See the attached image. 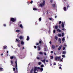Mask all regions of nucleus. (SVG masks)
I'll list each match as a JSON object with an SVG mask.
<instances>
[{"mask_svg":"<svg viewBox=\"0 0 73 73\" xmlns=\"http://www.w3.org/2000/svg\"><path fill=\"white\" fill-rule=\"evenodd\" d=\"M20 27L21 28H23V26L22 25H20Z\"/></svg>","mask_w":73,"mask_h":73,"instance_id":"473e14b6","label":"nucleus"},{"mask_svg":"<svg viewBox=\"0 0 73 73\" xmlns=\"http://www.w3.org/2000/svg\"><path fill=\"white\" fill-rule=\"evenodd\" d=\"M61 23V21H59V24H60Z\"/></svg>","mask_w":73,"mask_h":73,"instance_id":"de8ad7c7","label":"nucleus"},{"mask_svg":"<svg viewBox=\"0 0 73 73\" xmlns=\"http://www.w3.org/2000/svg\"><path fill=\"white\" fill-rule=\"evenodd\" d=\"M39 54H42V52H40L39 53Z\"/></svg>","mask_w":73,"mask_h":73,"instance_id":"a19ab883","label":"nucleus"},{"mask_svg":"<svg viewBox=\"0 0 73 73\" xmlns=\"http://www.w3.org/2000/svg\"><path fill=\"white\" fill-rule=\"evenodd\" d=\"M62 46V45H61L60 46L59 48H58V50H60V49H61Z\"/></svg>","mask_w":73,"mask_h":73,"instance_id":"423d86ee","label":"nucleus"},{"mask_svg":"<svg viewBox=\"0 0 73 73\" xmlns=\"http://www.w3.org/2000/svg\"><path fill=\"white\" fill-rule=\"evenodd\" d=\"M16 32H20V31L19 30H16Z\"/></svg>","mask_w":73,"mask_h":73,"instance_id":"4468645a","label":"nucleus"},{"mask_svg":"<svg viewBox=\"0 0 73 73\" xmlns=\"http://www.w3.org/2000/svg\"><path fill=\"white\" fill-rule=\"evenodd\" d=\"M63 50H65V47H63Z\"/></svg>","mask_w":73,"mask_h":73,"instance_id":"13d9d810","label":"nucleus"},{"mask_svg":"<svg viewBox=\"0 0 73 73\" xmlns=\"http://www.w3.org/2000/svg\"><path fill=\"white\" fill-rule=\"evenodd\" d=\"M11 64H13V61H11Z\"/></svg>","mask_w":73,"mask_h":73,"instance_id":"09e8293b","label":"nucleus"},{"mask_svg":"<svg viewBox=\"0 0 73 73\" xmlns=\"http://www.w3.org/2000/svg\"><path fill=\"white\" fill-rule=\"evenodd\" d=\"M14 57H15V56H11L10 57L11 59H13V58H14Z\"/></svg>","mask_w":73,"mask_h":73,"instance_id":"4be33fe9","label":"nucleus"},{"mask_svg":"<svg viewBox=\"0 0 73 73\" xmlns=\"http://www.w3.org/2000/svg\"><path fill=\"white\" fill-rule=\"evenodd\" d=\"M67 8H69V5H68L67 6Z\"/></svg>","mask_w":73,"mask_h":73,"instance_id":"864d4df0","label":"nucleus"},{"mask_svg":"<svg viewBox=\"0 0 73 73\" xmlns=\"http://www.w3.org/2000/svg\"><path fill=\"white\" fill-rule=\"evenodd\" d=\"M59 61H60V62H63V58H62V59H60Z\"/></svg>","mask_w":73,"mask_h":73,"instance_id":"6e6552de","label":"nucleus"},{"mask_svg":"<svg viewBox=\"0 0 73 73\" xmlns=\"http://www.w3.org/2000/svg\"><path fill=\"white\" fill-rule=\"evenodd\" d=\"M11 21H13V22H14L16 20V19L12 18L11 19Z\"/></svg>","mask_w":73,"mask_h":73,"instance_id":"39448f33","label":"nucleus"},{"mask_svg":"<svg viewBox=\"0 0 73 73\" xmlns=\"http://www.w3.org/2000/svg\"><path fill=\"white\" fill-rule=\"evenodd\" d=\"M44 66L43 64H42L41 65V67H44Z\"/></svg>","mask_w":73,"mask_h":73,"instance_id":"e433bc0d","label":"nucleus"},{"mask_svg":"<svg viewBox=\"0 0 73 73\" xmlns=\"http://www.w3.org/2000/svg\"><path fill=\"white\" fill-rule=\"evenodd\" d=\"M58 41L59 42H60V44L61 43V39L60 38L58 39Z\"/></svg>","mask_w":73,"mask_h":73,"instance_id":"aec40b11","label":"nucleus"},{"mask_svg":"<svg viewBox=\"0 0 73 73\" xmlns=\"http://www.w3.org/2000/svg\"><path fill=\"white\" fill-rule=\"evenodd\" d=\"M52 49H54L55 48V46L54 45H52Z\"/></svg>","mask_w":73,"mask_h":73,"instance_id":"f3484780","label":"nucleus"},{"mask_svg":"<svg viewBox=\"0 0 73 73\" xmlns=\"http://www.w3.org/2000/svg\"><path fill=\"white\" fill-rule=\"evenodd\" d=\"M15 64H16V66H15V68H16V69L17 70V62L16 61L15 62Z\"/></svg>","mask_w":73,"mask_h":73,"instance_id":"0eeeda50","label":"nucleus"},{"mask_svg":"<svg viewBox=\"0 0 73 73\" xmlns=\"http://www.w3.org/2000/svg\"><path fill=\"white\" fill-rule=\"evenodd\" d=\"M7 46H5L3 47V48L4 49H6V48H7Z\"/></svg>","mask_w":73,"mask_h":73,"instance_id":"cd10ccee","label":"nucleus"},{"mask_svg":"<svg viewBox=\"0 0 73 73\" xmlns=\"http://www.w3.org/2000/svg\"><path fill=\"white\" fill-rule=\"evenodd\" d=\"M41 61L42 62H45V60L44 59V60H41Z\"/></svg>","mask_w":73,"mask_h":73,"instance_id":"dca6fc26","label":"nucleus"},{"mask_svg":"<svg viewBox=\"0 0 73 73\" xmlns=\"http://www.w3.org/2000/svg\"><path fill=\"white\" fill-rule=\"evenodd\" d=\"M62 57H63V58H65V56L64 55H62Z\"/></svg>","mask_w":73,"mask_h":73,"instance_id":"2f4dec72","label":"nucleus"},{"mask_svg":"<svg viewBox=\"0 0 73 73\" xmlns=\"http://www.w3.org/2000/svg\"><path fill=\"white\" fill-rule=\"evenodd\" d=\"M49 19L50 20H52V19L50 18H49Z\"/></svg>","mask_w":73,"mask_h":73,"instance_id":"5fc2aeb1","label":"nucleus"},{"mask_svg":"<svg viewBox=\"0 0 73 73\" xmlns=\"http://www.w3.org/2000/svg\"><path fill=\"white\" fill-rule=\"evenodd\" d=\"M50 59H52V60L53 59V56H50Z\"/></svg>","mask_w":73,"mask_h":73,"instance_id":"5701e85b","label":"nucleus"},{"mask_svg":"<svg viewBox=\"0 0 73 73\" xmlns=\"http://www.w3.org/2000/svg\"><path fill=\"white\" fill-rule=\"evenodd\" d=\"M62 28H63V29H62V30L63 31H65V30H66V29H65V28H64V22H62Z\"/></svg>","mask_w":73,"mask_h":73,"instance_id":"20e7f679","label":"nucleus"},{"mask_svg":"<svg viewBox=\"0 0 73 73\" xmlns=\"http://www.w3.org/2000/svg\"><path fill=\"white\" fill-rule=\"evenodd\" d=\"M64 36V33H62V36L63 37Z\"/></svg>","mask_w":73,"mask_h":73,"instance_id":"4c0bfd02","label":"nucleus"},{"mask_svg":"<svg viewBox=\"0 0 73 73\" xmlns=\"http://www.w3.org/2000/svg\"><path fill=\"white\" fill-rule=\"evenodd\" d=\"M61 58V57L60 56H56L55 57V60L56 61H59V59H60Z\"/></svg>","mask_w":73,"mask_h":73,"instance_id":"f03ea898","label":"nucleus"},{"mask_svg":"<svg viewBox=\"0 0 73 73\" xmlns=\"http://www.w3.org/2000/svg\"><path fill=\"white\" fill-rule=\"evenodd\" d=\"M24 47H23V49H24Z\"/></svg>","mask_w":73,"mask_h":73,"instance_id":"69168bd1","label":"nucleus"},{"mask_svg":"<svg viewBox=\"0 0 73 73\" xmlns=\"http://www.w3.org/2000/svg\"><path fill=\"white\" fill-rule=\"evenodd\" d=\"M39 44H41V41H39Z\"/></svg>","mask_w":73,"mask_h":73,"instance_id":"4d7b16f0","label":"nucleus"},{"mask_svg":"<svg viewBox=\"0 0 73 73\" xmlns=\"http://www.w3.org/2000/svg\"><path fill=\"white\" fill-rule=\"evenodd\" d=\"M38 50H40V47L39 46H38Z\"/></svg>","mask_w":73,"mask_h":73,"instance_id":"b1692460","label":"nucleus"},{"mask_svg":"<svg viewBox=\"0 0 73 73\" xmlns=\"http://www.w3.org/2000/svg\"><path fill=\"white\" fill-rule=\"evenodd\" d=\"M15 68H13V70H14V71H15Z\"/></svg>","mask_w":73,"mask_h":73,"instance_id":"49530a36","label":"nucleus"},{"mask_svg":"<svg viewBox=\"0 0 73 73\" xmlns=\"http://www.w3.org/2000/svg\"><path fill=\"white\" fill-rule=\"evenodd\" d=\"M3 68L0 67V71H3Z\"/></svg>","mask_w":73,"mask_h":73,"instance_id":"f8f14e48","label":"nucleus"},{"mask_svg":"<svg viewBox=\"0 0 73 73\" xmlns=\"http://www.w3.org/2000/svg\"><path fill=\"white\" fill-rule=\"evenodd\" d=\"M21 44H22V45H24V42L23 41H21Z\"/></svg>","mask_w":73,"mask_h":73,"instance_id":"ddd939ff","label":"nucleus"},{"mask_svg":"<svg viewBox=\"0 0 73 73\" xmlns=\"http://www.w3.org/2000/svg\"><path fill=\"white\" fill-rule=\"evenodd\" d=\"M59 66H62V65H61V64H59Z\"/></svg>","mask_w":73,"mask_h":73,"instance_id":"3c124183","label":"nucleus"},{"mask_svg":"<svg viewBox=\"0 0 73 73\" xmlns=\"http://www.w3.org/2000/svg\"><path fill=\"white\" fill-rule=\"evenodd\" d=\"M52 6L53 7H56V5L55 4H53L52 5Z\"/></svg>","mask_w":73,"mask_h":73,"instance_id":"c85d7f7f","label":"nucleus"},{"mask_svg":"<svg viewBox=\"0 0 73 73\" xmlns=\"http://www.w3.org/2000/svg\"><path fill=\"white\" fill-rule=\"evenodd\" d=\"M17 46H18V47H20V44H17Z\"/></svg>","mask_w":73,"mask_h":73,"instance_id":"bb28decb","label":"nucleus"},{"mask_svg":"<svg viewBox=\"0 0 73 73\" xmlns=\"http://www.w3.org/2000/svg\"><path fill=\"white\" fill-rule=\"evenodd\" d=\"M52 2L53 0H50V2H51V3H52Z\"/></svg>","mask_w":73,"mask_h":73,"instance_id":"a18cd8bd","label":"nucleus"},{"mask_svg":"<svg viewBox=\"0 0 73 73\" xmlns=\"http://www.w3.org/2000/svg\"><path fill=\"white\" fill-rule=\"evenodd\" d=\"M46 62H48V60H47L46 61Z\"/></svg>","mask_w":73,"mask_h":73,"instance_id":"0e129e2a","label":"nucleus"},{"mask_svg":"<svg viewBox=\"0 0 73 73\" xmlns=\"http://www.w3.org/2000/svg\"><path fill=\"white\" fill-rule=\"evenodd\" d=\"M33 3V1H31V2L30 3H31V4H32V3Z\"/></svg>","mask_w":73,"mask_h":73,"instance_id":"8fccbe9b","label":"nucleus"},{"mask_svg":"<svg viewBox=\"0 0 73 73\" xmlns=\"http://www.w3.org/2000/svg\"><path fill=\"white\" fill-rule=\"evenodd\" d=\"M33 10L34 11H36L37 10V9H36V8H33Z\"/></svg>","mask_w":73,"mask_h":73,"instance_id":"f704fd0d","label":"nucleus"},{"mask_svg":"<svg viewBox=\"0 0 73 73\" xmlns=\"http://www.w3.org/2000/svg\"><path fill=\"white\" fill-rule=\"evenodd\" d=\"M29 36H28L27 38V41H29Z\"/></svg>","mask_w":73,"mask_h":73,"instance_id":"9b49d317","label":"nucleus"},{"mask_svg":"<svg viewBox=\"0 0 73 73\" xmlns=\"http://www.w3.org/2000/svg\"><path fill=\"white\" fill-rule=\"evenodd\" d=\"M36 45H39V43H36Z\"/></svg>","mask_w":73,"mask_h":73,"instance_id":"79ce46f5","label":"nucleus"},{"mask_svg":"<svg viewBox=\"0 0 73 73\" xmlns=\"http://www.w3.org/2000/svg\"><path fill=\"white\" fill-rule=\"evenodd\" d=\"M53 32L54 33H55V32H56V30H54L53 31Z\"/></svg>","mask_w":73,"mask_h":73,"instance_id":"58836bf2","label":"nucleus"},{"mask_svg":"<svg viewBox=\"0 0 73 73\" xmlns=\"http://www.w3.org/2000/svg\"><path fill=\"white\" fill-rule=\"evenodd\" d=\"M53 51H51V53H53Z\"/></svg>","mask_w":73,"mask_h":73,"instance_id":"680f3d73","label":"nucleus"},{"mask_svg":"<svg viewBox=\"0 0 73 73\" xmlns=\"http://www.w3.org/2000/svg\"><path fill=\"white\" fill-rule=\"evenodd\" d=\"M55 39H56V40H57V39H58V37L56 36L55 37Z\"/></svg>","mask_w":73,"mask_h":73,"instance_id":"a878e982","label":"nucleus"},{"mask_svg":"<svg viewBox=\"0 0 73 73\" xmlns=\"http://www.w3.org/2000/svg\"><path fill=\"white\" fill-rule=\"evenodd\" d=\"M23 38H24V37H23L22 36H20L19 37V38L20 40H22Z\"/></svg>","mask_w":73,"mask_h":73,"instance_id":"1a4fd4ad","label":"nucleus"},{"mask_svg":"<svg viewBox=\"0 0 73 73\" xmlns=\"http://www.w3.org/2000/svg\"><path fill=\"white\" fill-rule=\"evenodd\" d=\"M50 44H52V42L51 41L50 42Z\"/></svg>","mask_w":73,"mask_h":73,"instance_id":"052dcab7","label":"nucleus"},{"mask_svg":"<svg viewBox=\"0 0 73 73\" xmlns=\"http://www.w3.org/2000/svg\"><path fill=\"white\" fill-rule=\"evenodd\" d=\"M55 29H57L58 28V26H56L55 27Z\"/></svg>","mask_w":73,"mask_h":73,"instance_id":"c756f323","label":"nucleus"},{"mask_svg":"<svg viewBox=\"0 0 73 73\" xmlns=\"http://www.w3.org/2000/svg\"><path fill=\"white\" fill-rule=\"evenodd\" d=\"M16 41H17V42H18L19 43L20 41V40H18L17 39H16Z\"/></svg>","mask_w":73,"mask_h":73,"instance_id":"412c9836","label":"nucleus"},{"mask_svg":"<svg viewBox=\"0 0 73 73\" xmlns=\"http://www.w3.org/2000/svg\"><path fill=\"white\" fill-rule=\"evenodd\" d=\"M40 70L41 72H42V71L43 70V68H41L40 69Z\"/></svg>","mask_w":73,"mask_h":73,"instance_id":"7c9ffc66","label":"nucleus"},{"mask_svg":"<svg viewBox=\"0 0 73 73\" xmlns=\"http://www.w3.org/2000/svg\"><path fill=\"white\" fill-rule=\"evenodd\" d=\"M57 32H61V30H60L59 29H57Z\"/></svg>","mask_w":73,"mask_h":73,"instance_id":"a211bd4d","label":"nucleus"},{"mask_svg":"<svg viewBox=\"0 0 73 73\" xmlns=\"http://www.w3.org/2000/svg\"><path fill=\"white\" fill-rule=\"evenodd\" d=\"M34 48L36 49V48H37V47H36V46H34Z\"/></svg>","mask_w":73,"mask_h":73,"instance_id":"603ef678","label":"nucleus"},{"mask_svg":"<svg viewBox=\"0 0 73 73\" xmlns=\"http://www.w3.org/2000/svg\"><path fill=\"white\" fill-rule=\"evenodd\" d=\"M8 52H9L8 51H7V53H8Z\"/></svg>","mask_w":73,"mask_h":73,"instance_id":"338daca9","label":"nucleus"},{"mask_svg":"<svg viewBox=\"0 0 73 73\" xmlns=\"http://www.w3.org/2000/svg\"><path fill=\"white\" fill-rule=\"evenodd\" d=\"M36 58H37V59L38 60H39V59H40V58H39V57H36Z\"/></svg>","mask_w":73,"mask_h":73,"instance_id":"ea45409f","label":"nucleus"},{"mask_svg":"<svg viewBox=\"0 0 73 73\" xmlns=\"http://www.w3.org/2000/svg\"><path fill=\"white\" fill-rule=\"evenodd\" d=\"M44 64H45V65H46V63H45V62H44Z\"/></svg>","mask_w":73,"mask_h":73,"instance_id":"774afa93","label":"nucleus"},{"mask_svg":"<svg viewBox=\"0 0 73 73\" xmlns=\"http://www.w3.org/2000/svg\"><path fill=\"white\" fill-rule=\"evenodd\" d=\"M45 1L43 0L42 2L39 5L40 6V7H42L43 6L45 5Z\"/></svg>","mask_w":73,"mask_h":73,"instance_id":"f257e3e1","label":"nucleus"},{"mask_svg":"<svg viewBox=\"0 0 73 73\" xmlns=\"http://www.w3.org/2000/svg\"><path fill=\"white\" fill-rule=\"evenodd\" d=\"M62 54H66V52L63 51L62 52Z\"/></svg>","mask_w":73,"mask_h":73,"instance_id":"6ab92c4d","label":"nucleus"},{"mask_svg":"<svg viewBox=\"0 0 73 73\" xmlns=\"http://www.w3.org/2000/svg\"><path fill=\"white\" fill-rule=\"evenodd\" d=\"M54 65H56V62H54Z\"/></svg>","mask_w":73,"mask_h":73,"instance_id":"6e6d98bb","label":"nucleus"},{"mask_svg":"<svg viewBox=\"0 0 73 73\" xmlns=\"http://www.w3.org/2000/svg\"><path fill=\"white\" fill-rule=\"evenodd\" d=\"M32 72H33V70H31V73H32Z\"/></svg>","mask_w":73,"mask_h":73,"instance_id":"c03bdc74","label":"nucleus"},{"mask_svg":"<svg viewBox=\"0 0 73 73\" xmlns=\"http://www.w3.org/2000/svg\"><path fill=\"white\" fill-rule=\"evenodd\" d=\"M3 25L4 27H6V25L5 24H4Z\"/></svg>","mask_w":73,"mask_h":73,"instance_id":"bf43d9fd","label":"nucleus"},{"mask_svg":"<svg viewBox=\"0 0 73 73\" xmlns=\"http://www.w3.org/2000/svg\"><path fill=\"white\" fill-rule=\"evenodd\" d=\"M58 36H59V37H61L62 35L61 34H59L58 35Z\"/></svg>","mask_w":73,"mask_h":73,"instance_id":"72a5a7b5","label":"nucleus"},{"mask_svg":"<svg viewBox=\"0 0 73 73\" xmlns=\"http://www.w3.org/2000/svg\"><path fill=\"white\" fill-rule=\"evenodd\" d=\"M38 65H40L42 63L41 62H38Z\"/></svg>","mask_w":73,"mask_h":73,"instance_id":"393cba45","label":"nucleus"},{"mask_svg":"<svg viewBox=\"0 0 73 73\" xmlns=\"http://www.w3.org/2000/svg\"><path fill=\"white\" fill-rule=\"evenodd\" d=\"M64 11H66V8L64 7Z\"/></svg>","mask_w":73,"mask_h":73,"instance_id":"2eb2a0df","label":"nucleus"},{"mask_svg":"<svg viewBox=\"0 0 73 73\" xmlns=\"http://www.w3.org/2000/svg\"><path fill=\"white\" fill-rule=\"evenodd\" d=\"M44 55H45V56H46V53H45V52H44Z\"/></svg>","mask_w":73,"mask_h":73,"instance_id":"37998d69","label":"nucleus"},{"mask_svg":"<svg viewBox=\"0 0 73 73\" xmlns=\"http://www.w3.org/2000/svg\"><path fill=\"white\" fill-rule=\"evenodd\" d=\"M41 18H39V21H41Z\"/></svg>","mask_w":73,"mask_h":73,"instance_id":"c9c22d12","label":"nucleus"},{"mask_svg":"<svg viewBox=\"0 0 73 73\" xmlns=\"http://www.w3.org/2000/svg\"><path fill=\"white\" fill-rule=\"evenodd\" d=\"M40 69V68L39 67H35L34 68V73H37V72H36V71L37 70V69Z\"/></svg>","mask_w":73,"mask_h":73,"instance_id":"7ed1b4c3","label":"nucleus"},{"mask_svg":"<svg viewBox=\"0 0 73 73\" xmlns=\"http://www.w3.org/2000/svg\"><path fill=\"white\" fill-rule=\"evenodd\" d=\"M59 69H61V67H59Z\"/></svg>","mask_w":73,"mask_h":73,"instance_id":"e2e57ef3","label":"nucleus"},{"mask_svg":"<svg viewBox=\"0 0 73 73\" xmlns=\"http://www.w3.org/2000/svg\"><path fill=\"white\" fill-rule=\"evenodd\" d=\"M65 40V37H64L62 38V41H63V42H64Z\"/></svg>","mask_w":73,"mask_h":73,"instance_id":"9d476101","label":"nucleus"}]
</instances>
